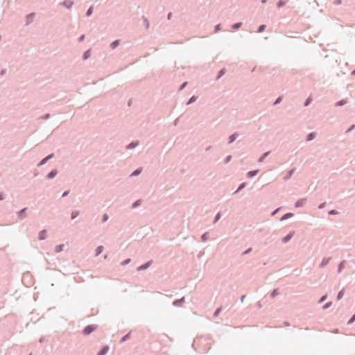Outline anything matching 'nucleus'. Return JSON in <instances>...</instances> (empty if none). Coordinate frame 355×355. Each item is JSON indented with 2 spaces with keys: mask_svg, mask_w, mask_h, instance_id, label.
<instances>
[{
  "mask_svg": "<svg viewBox=\"0 0 355 355\" xmlns=\"http://www.w3.org/2000/svg\"><path fill=\"white\" fill-rule=\"evenodd\" d=\"M98 328L97 324H88L82 331V333L85 336H88L94 332Z\"/></svg>",
  "mask_w": 355,
  "mask_h": 355,
  "instance_id": "obj_1",
  "label": "nucleus"
},
{
  "mask_svg": "<svg viewBox=\"0 0 355 355\" xmlns=\"http://www.w3.org/2000/svg\"><path fill=\"white\" fill-rule=\"evenodd\" d=\"M73 4L74 3L71 0H64V1L60 3V6L66 8L67 9H71Z\"/></svg>",
  "mask_w": 355,
  "mask_h": 355,
  "instance_id": "obj_2",
  "label": "nucleus"
},
{
  "mask_svg": "<svg viewBox=\"0 0 355 355\" xmlns=\"http://www.w3.org/2000/svg\"><path fill=\"white\" fill-rule=\"evenodd\" d=\"M152 263H153L152 260L148 261L146 262L145 263L141 264V266H139L137 268V271L145 270L148 269L151 266Z\"/></svg>",
  "mask_w": 355,
  "mask_h": 355,
  "instance_id": "obj_3",
  "label": "nucleus"
},
{
  "mask_svg": "<svg viewBox=\"0 0 355 355\" xmlns=\"http://www.w3.org/2000/svg\"><path fill=\"white\" fill-rule=\"evenodd\" d=\"M28 209V207H24L17 212V216L19 220H23L26 217V212Z\"/></svg>",
  "mask_w": 355,
  "mask_h": 355,
  "instance_id": "obj_4",
  "label": "nucleus"
},
{
  "mask_svg": "<svg viewBox=\"0 0 355 355\" xmlns=\"http://www.w3.org/2000/svg\"><path fill=\"white\" fill-rule=\"evenodd\" d=\"M296 168H293L290 170H288L286 173V174L283 177V180L284 181H287L288 180L291 179V178L292 177V175H293V173H295Z\"/></svg>",
  "mask_w": 355,
  "mask_h": 355,
  "instance_id": "obj_5",
  "label": "nucleus"
},
{
  "mask_svg": "<svg viewBox=\"0 0 355 355\" xmlns=\"http://www.w3.org/2000/svg\"><path fill=\"white\" fill-rule=\"evenodd\" d=\"M295 232H291L288 234H286L285 236H284L282 239V241L284 243H287L288 241H291V239L293 237Z\"/></svg>",
  "mask_w": 355,
  "mask_h": 355,
  "instance_id": "obj_6",
  "label": "nucleus"
},
{
  "mask_svg": "<svg viewBox=\"0 0 355 355\" xmlns=\"http://www.w3.org/2000/svg\"><path fill=\"white\" fill-rule=\"evenodd\" d=\"M139 141L138 140H135V141H131L130 144H128L125 146V148L127 150H132V149H134L135 148H136L137 146H139Z\"/></svg>",
  "mask_w": 355,
  "mask_h": 355,
  "instance_id": "obj_7",
  "label": "nucleus"
},
{
  "mask_svg": "<svg viewBox=\"0 0 355 355\" xmlns=\"http://www.w3.org/2000/svg\"><path fill=\"white\" fill-rule=\"evenodd\" d=\"M184 302H185V297H182L180 299H177V300H173L172 304L174 306H182V304Z\"/></svg>",
  "mask_w": 355,
  "mask_h": 355,
  "instance_id": "obj_8",
  "label": "nucleus"
},
{
  "mask_svg": "<svg viewBox=\"0 0 355 355\" xmlns=\"http://www.w3.org/2000/svg\"><path fill=\"white\" fill-rule=\"evenodd\" d=\"M110 349L108 345H103L102 348L98 352L97 355H105Z\"/></svg>",
  "mask_w": 355,
  "mask_h": 355,
  "instance_id": "obj_9",
  "label": "nucleus"
},
{
  "mask_svg": "<svg viewBox=\"0 0 355 355\" xmlns=\"http://www.w3.org/2000/svg\"><path fill=\"white\" fill-rule=\"evenodd\" d=\"M58 173L57 169H53L46 175V178L49 180L53 179L57 175Z\"/></svg>",
  "mask_w": 355,
  "mask_h": 355,
  "instance_id": "obj_10",
  "label": "nucleus"
},
{
  "mask_svg": "<svg viewBox=\"0 0 355 355\" xmlns=\"http://www.w3.org/2000/svg\"><path fill=\"white\" fill-rule=\"evenodd\" d=\"M306 199L305 198H300L299 200H297L296 201V202L295 203V207L296 208H299V207H302L304 205L305 202H306Z\"/></svg>",
  "mask_w": 355,
  "mask_h": 355,
  "instance_id": "obj_11",
  "label": "nucleus"
},
{
  "mask_svg": "<svg viewBox=\"0 0 355 355\" xmlns=\"http://www.w3.org/2000/svg\"><path fill=\"white\" fill-rule=\"evenodd\" d=\"M239 135L238 132H234L230 135L228 137V144L233 143L238 138Z\"/></svg>",
  "mask_w": 355,
  "mask_h": 355,
  "instance_id": "obj_12",
  "label": "nucleus"
},
{
  "mask_svg": "<svg viewBox=\"0 0 355 355\" xmlns=\"http://www.w3.org/2000/svg\"><path fill=\"white\" fill-rule=\"evenodd\" d=\"M46 230H41L39 232L38 239L40 241H43L44 239H46Z\"/></svg>",
  "mask_w": 355,
  "mask_h": 355,
  "instance_id": "obj_13",
  "label": "nucleus"
},
{
  "mask_svg": "<svg viewBox=\"0 0 355 355\" xmlns=\"http://www.w3.org/2000/svg\"><path fill=\"white\" fill-rule=\"evenodd\" d=\"M259 172V169H256V170H252V171H250L247 173V177L249 178H254L255 175H257L258 174V173Z\"/></svg>",
  "mask_w": 355,
  "mask_h": 355,
  "instance_id": "obj_14",
  "label": "nucleus"
},
{
  "mask_svg": "<svg viewBox=\"0 0 355 355\" xmlns=\"http://www.w3.org/2000/svg\"><path fill=\"white\" fill-rule=\"evenodd\" d=\"M34 16H35L34 12L29 13L26 15V25H28L29 24H31L33 21Z\"/></svg>",
  "mask_w": 355,
  "mask_h": 355,
  "instance_id": "obj_15",
  "label": "nucleus"
},
{
  "mask_svg": "<svg viewBox=\"0 0 355 355\" xmlns=\"http://www.w3.org/2000/svg\"><path fill=\"white\" fill-rule=\"evenodd\" d=\"M316 137V132H311L306 135V141H311Z\"/></svg>",
  "mask_w": 355,
  "mask_h": 355,
  "instance_id": "obj_16",
  "label": "nucleus"
},
{
  "mask_svg": "<svg viewBox=\"0 0 355 355\" xmlns=\"http://www.w3.org/2000/svg\"><path fill=\"white\" fill-rule=\"evenodd\" d=\"M142 170H143V168L142 167H139L137 168V169H135L130 175V177H135V176H138L139 175H140L142 172Z\"/></svg>",
  "mask_w": 355,
  "mask_h": 355,
  "instance_id": "obj_17",
  "label": "nucleus"
},
{
  "mask_svg": "<svg viewBox=\"0 0 355 355\" xmlns=\"http://www.w3.org/2000/svg\"><path fill=\"white\" fill-rule=\"evenodd\" d=\"M331 258H323L321 263H320V268H324L330 261Z\"/></svg>",
  "mask_w": 355,
  "mask_h": 355,
  "instance_id": "obj_18",
  "label": "nucleus"
},
{
  "mask_svg": "<svg viewBox=\"0 0 355 355\" xmlns=\"http://www.w3.org/2000/svg\"><path fill=\"white\" fill-rule=\"evenodd\" d=\"M270 154V151H267L263 153L258 159V162L261 163L263 160Z\"/></svg>",
  "mask_w": 355,
  "mask_h": 355,
  "instance_id": "obj_19",
  "label": "nucleus"
},
{
  "mask_svg": "<svg viewBox=\"0 0 355 355\" xmlns=\"http://www.w3.org/2000/svg\"><path fill=\"white\" fill-rule=\"evenodd\" d=\"M225 73H226V69L225 68L220 69L217 73L216 80H219L223 76L225 75Z\"/></svg>",
  "mask_w": 355,
  "mask_h": 355,
  "instance_id": "obj_20",
  "label": "nucleus"
},
{
  "mask_svg": "<svg viewBox=\"0 0 355 355\" xmlns=\"http://www.w3.org/2000/svg\"><path fill=\"white\" fill-rule=\"evenodd\" d=\"M293 216V214L291 213V212H288V213H286L284 214L280 218V220L281 221H284V220H286L290 218H291L292 216Z\"/></svg>",
  "mask_w": 355,
  "mask_h": 355,
  "instance_id": "obj_21",
  "label": "nucleus"
},
{
  "mask_svg": "<svg viewBox=\"0 0 355 355\" xmlns=\"http://www.w3.org/2000/svg\"><path fill=\"white\" fill-rule=\"evenodd\" d=\"M345 264H346V261H342L341 262L339 263V264L338 265V273H340L342 272V270H343V268L345 266Z\"/></svg>",
  "mask_w": 355,
  "mask_h": 355,
  "instance_id": "obj_22",
  "label": "nucleus"
},
{
  "mask_svg": "<svg viewBox=\"0 0 355 355\" xmlns=\"http://www.w3.org/2000/svg\"><path fill=\"white\" fill-rule=\"evenodd\" d=\"M120 40H116L114 41H113L111 44H110V47L112 49H115L116 47H118L120 44Z\"/></svg>",
  "mask_w": 355,
  "mask_h": 355,
  "instance_id": "obj_23",
  "label": "nucleus"
},
{
  "mask_svg": "<svg viewBox=\"0 0 355 355\" xmlns=\"http://www.w3.org/2000/svg\"><path fill=\"white\" fill-rule=\"evenodd\" d=\"M91 56V50L88 49L83 53V59L84 60H87Z\"/></svg>",
  "mask_w": 355,
  "mask_h": 355,
  "instance_id": "obj_24",
  "label": "nucleus"
},
{
  "mask_svg": "<svg viewBox=\"0 0 355 355\" xmlns=\"http://www.w3.org/2000/svg\"><path fill=\"white\" fill-rule=\"evenodd\" d=\"M64 244H59L55 246V252L57 253L61 252L64 250Z\"/></svg>",
  "mask_w": 355,
  "mask_h": 355,
  "instance_id": "obj_25",
  "label": "nucleus"
},
{
  "mask_svg": "<svg viewBox=\"0 0 355 355\" xmlns=\"http://www.w3.org/2000/svg\"><path fill=\"white\" fill-rule=\"evenodd\" d=\"M130 334H131V332H129L127 334H125V336H123L121 340H120V343H125L128 340H129L130 338Z\"/></svg>",
  "mask_w": 355,
  "mask_h": 355,
  "instance_id": "obj_26",
  "label": "nucleus"
},
{
  "mask_svg": "<svg viewBox=\"0 0 355 355\" xmlns=\"http://www.w3.org/2000/svg\"><path fill=\"white\" fill-rule=\"evenodd\" d=\"M141 200H137L132 204L131 208L136 209L137 207H139L141 205Z\"/></svg>",
  "mask_w": 355,
  "mask_h": 355,
  "instance_id": "obj_27",
  "label": "nucleus"
},
{
  "mask_svg": "<svg viewBox=\"0 0 355 355\" xmlns=\"http://www.w3.org/2000/svg\"><path fill=\"white\" fill-rule=\"evenodd\" d=\"M246 186V182H242L239 184V186L238 187L237 189L235 191L234 193H238L239 192H240L241 190H243Z\"/></svg>",
  "mask_w": 355,
  "mask_h": 355,
  "instance_id": "obj_28",
  "label": "nucleus"
},
{
  "mask_svg": "<svg viewBox=\"0 0 355 355\" xmlns=\"http://www.w3.org/2000/svg\"><path fill=\"white\" fill-rule=\"evenodd\" d=\"M103 245H98L96 248V256H98L100 255L103 251Z\"/></svg>",
  "mask_w": 355,
  "mask_h": 355,
  "instance_id": "obj_29",
  "label": "nucleus"
},
{
  "mask_svg": "<svg viewBox=\"0 0 355 355\" xmlns=\"http://www.w3.org/2000/svg\"><path fill=\"white\" fill-rule=\"evenodd\" d=\"M198 97L195 95H193L189 99V101H187V105H191L192 103H193L194 102H196V101L197 100Z\"/></svg>",
  "mask_w": 355,
  "mask_h": 355,
  "instance_id": "obj_30",
  "label": "nucleus"
},
{
  "mask_svg": "<svg viewBox=\"0 0 355 355\" xmlns=\"http://www.w3.org/2000/svg\"><path fill=\"white\" fill-rule=\"evenodd\" d=\"M79 214H80L79 211H73L71 214V219L74 220L79 216Z\"/></svg>",
  "mask_w": 355,
  "mask_h": 355,
  "instance_id": "obj_31",
  "label": "nucleus"
},
{
  "mask_svg": "<svg viewBox=\"0 0 355 355\" xmlns=\"http://www.w3.org/2000/svg\"><path fill=\"white\" fill-rule=\"evenodd\" d=\"M49 161V159L47 158V157H44L43 159H41V161L37 164V166L40 167L42 165H44L47 162Z\"/></svg>",
  "mask_w": 355,
  "mask_h": 355,
  "instance_id": "obj_32",
  "label": "nucleus"
},
{
  "mask_svg": "<svg viewBox=\"0 0 355 355\" xmlns=\"http://www.w3.org/2000/svg\"><path fill=\"white\" fill-rule=\"evenodd\" d=\"M344 293H345V291H344V288L341 289L338 295H337V300H340L343 297V295H344Z\"/></svg>",
  "mask_w": 355,
  "mask_h": 355,
  "instance_id": "obj_33",
  "label": "nucleus"
},
{
  "mask_svg": "<svg viewBox=\"0 0 355 355\" xmlns=\"http://www.w3.org/2000/svg\"><path fill=\"white\" fill-rule=\"evenodd\" d=\"M279 294V289L278 288H275L270 293V297L272 298H274L276 296H277Z\"/></svg>",
  "mask_w": 355,
  "mask_h": 355,
  "instance_id": "obj_34",
  "label": "nucleus"
},
{
  "mask_svg": "<svg viewBox=\"0 0 355 355\" xmlns=\"http://www.w3.org/2000/svg\"><path fill=\"white\" fill-rule=\"evenodd\" d=\"M287 1H284V0H279L277 3V7L278 8H282L283 6H284L286 3Z\"/></svg>",
  "mask_w": 355,
  "mask_h": 355,
  "instance_id": "obj_35",
  "label": "nucleus"
},
{
  "mask_svg": "<svg viewBox=\"0 0 355 355\" xmlns=\"http://www.w3.org/2000/svg\"><path fill=\"white\" fill-rule=\"evenodd\" d=\"M242 26V22H236L232 25V28L234 30L240 28Z\"/></svg>",
  "mask_w": 355,
  "mask_h": 355,
  "instance_id": "obj_36",
  "label": "nucleus"
},
{
  "mask_svg": "<svg viewBox=\"0 0 355 355\" xmlns=\"http://www.w3.org/2000/svg\"><path fill=\"white\" fill-rule=\"evenodd\" d=\"M93 12H94V7H93V6H91L87 9V12H86V16H87V17H90V16L92 15Z\"/></svg>",
  "mask_w": 355,
  "mask_h": 355,
  "instance_id": "obj_37",
  "label": "nucleus"
},
{
  "mask_svg": "<svg viewBox=\"0 0 355 355\" xmlns=\"http://www.w3.org/2000/svg\"><path fill=\"white\" fill-rule=\"evenodd\" d=\"M346 103L347 102L345 100H343V99L340 100L335 103V106H336V107L343 106L344 105L346 104Z\"/></svg>",
  "mask_w": 355,
  "mask_h": 355,
  "instance_id": "obj_38",
  "label": "nucleus"
},
{
  "mask_svg": "<svg viewBox=\"0 0 355 355\" xmlns=\"http://www.w3.org/2000/svg\"><path fill=\"white\" fill-rule=\"evenodd\" d=\"M222 311V307H218L217 308L215 311L214 312V314H213V316L216 318L219 315V314L221 313Z\"/></svg>",
  "mask_w": 355,
  "mask_h": 355,
  "instance_id": "obj_39",
  "label": "nucleus"
},
{
  "mask_svg": "<svg viewBox=\"0 0 355 355\" xmlns=\"http://www.w3.org/2000/svg\"><path fill=\"white\" fill-rule=\"evenodd\" d=\"M209 239V233L205 232L201 236V240L204 242L207 241Z\"/></svg>",
  "mask_w": 355,
  "mask_h": 355,
  "instance_id": "obj_40",
  "label": "nucleus"
},
{
  "mask_svg": "<svg viewBox=\"0 0 355 355\" xmlns=\"http://www.w3.org/2000/svg\"><path fill=\"white\" fill-rule=\"evenodd\" d=\"M266 25L265 24H261L260 26H258V28H257V33H262L264 31V30L266 29Z\"/></svg>",
  "mask_w": 355,
  "mask_h": 355,
  "instance_id": "obj_41",
  "label": "nucleus"
},
{
  "mask_svg": "<svg viewBox=\"0 0 355 355\" xmlns=\"http://www.w3.org/2000/svg\"><path fill=\"white\" fill-rule=\"evenodd\" d=\"M220 218H221V214L220 212H218L214 217V223H217L220 219Z\"/></svg>",
  "mask_w": 355,
  "mask_h": 355,
  "instance_id": "obj_42",
  "label": "nucleus"
},
{
  "mask_svg": "<svg viewBox=\"0 0 355 355\" xmlns=\"http://www.w3.org/2000/svg\"><path fill=\"white\" fill-rule=\"evenodd\" d=\"M338 214H339V212L336 209H331L328 211V214L331 215V216H336V215H338Z\"/></svg>",
  "mask_w": 355,
  "mask_h": 355,
  "instance_id": "obj_43",
  "label": "nucleus"
},
{
  "mask_svg": "<svg viewBox=\"0 0 355 355\" xmlns=\"http://www.w3.org/2000/svg\"><path fill=\"white\" fill-rule=\"evenodd\" d=\"M332 304V302H328L327 303H325L323 306H322V309L324 310H326L327 309H329Z\"/></svg>",
  "mask_w": 355,
  "mask_h": 355,
  "instance_id": "obj_44",
  "label": "nucleus"
},
{
  "mask_svg": "<svg viewBox=\"0 0 355 355\" xmlns=\"http://www.w3.org/2000/svg\"><path fill=\"white\" fill-rule=\"evenodd\" d=\"M130 261H131V259H130V258L126 259H125V260H123V261L121 262V266H126L128 263H130Z\"/></svg>",
  "mask_w": 355,
  "mask_h": 355,
  "instance_id": "obj_45",
  "label": "nucleus"
},
{
  "mask_svg": "<svg viewBox=\"0 0 355 355\" xmlns=\"http://www.w3.org/2000/svg\"><path fill=\"white\" fill-rule=\"evenodd\" d=\"M109 219V216L107 214H104L102 216V222L103 223H105Z\"/></svg>",
  "mask_w": 355,
  "mask_h": 355,
  "instance_id": "obj_46",
  "label": "nucleus"
},
{
  "mask_svg": "<svg viewBox=\"0 0 355 355\" xmlns=\"http://www.w3.org/2000/svg\"><path fill=\"white\" fill-rule=\"evenodd\" d=\"M187 84H188V83H187V82H184V83H182L180 85L178 90H179V91H182V90H183V89L186 87V86L187 85Z\"/></svg>",
  "mask_w": 355,
  "mask_h": 355,
  "instance_id": "obj_47",
  "label": "nucleus"
},
{
  "mask_svg": "<svg viewBox=\"0 0 355 355\" xmlns=\"http://www.w3.org/2000/svg\"><path fill=\"white\" fill-rule=\"evenodd\" d=\"M355 321V313L352 316V318L347 321V324L348 325L352 324Z\"/></svg>",
  "mask_w": 355,
  "mask_h": 355,
  "instance_id": "obj_48",
  "label": "nucleus"
},
{
  "mask_svg": "<svg viewBox=\"0 0 355 355\" xmlns=\"http://www.w3.org/2000/svg\"><path fill=\"white\" fill-rule=\"evenodd\" d=\"M327 298V295H322L318 300V303L319 304H321L323 302H324L326 300V299Z\"/></svg>",
  "mask_w": 355,
  "mask_h": 355,
  "instance_id": "obj_49",
  "label": "nucleus"
},
{
  "mask_svg": "<svg viewBox=\"0 0 355 355\" xmlns=\"http://www.w3.org/2000/svg\"><path fill=\"white\" fill-rule=\"evenodd\" d=\"M282 96H279V97H277L276 98V100L275 101L273 105H276L282 102Z\"/></svg>",
  "mask_w": 355,
  "mask_h": 355,
  "instance_id": "obj_50",
  "label": "nucleus"
},
{
  "mask_svg": "<svg viewBox=\"0 0 355 355\" xmlns=\"http://www.w3.org/2000/svg\"><path fill=\"white\" fill-rule=\"evenodd\" d=\"M311 98L310 97H309V98H307L305 100V101H304V105L305 107H307L308 105H309V104L311 103Z\"/></svg>",
  "mask_w": 355,
  "mask_h": 355,
  "instance_id": "obj_51",
  "label": "nucleus"
},
{
  "mask_svg": "<svg viewBox=\"0 0 355 355\" xmlns=\"http://www.w3.org/2000/svg\"><path fill=\"white\" fill-rule=\"evenodd\" d=\"M143 19H144V21L145 24V26L148 29L149 28V21H148V19L145 17H143Z\"/></svg>",
  "mask_w": 355,
  "mask_h": 355,
  "instance_id": "obj_52",
  "label": "nucleus"
},
{
  "mask_svg": "<svg viewBox=\"0 0 355 355\" xmlns=\"http://www.w3.org/2000/svg\"><path fill=\"white\" fill-rule=\"evenodd\" d=\"M252 250V248H249L248 249H246L243 253H242V255H245V254H248L249 253H250Z\"/></svg>",
  "mask_w": 355,
  "mask_h": 355,
  "instance_id": "obj_53",
  "label": "nucleus"
},
{
  "mask_svg": "<svg viewBox=\"0 0 355 355\" xmlns=\"http://www.w3.org/2000/svg\"><path fill=\"white\" fill-rule=\"evenodd\" d=\"M51 116V114L49 113H46L45 114H44L42 116H41V119H44V120H46L48 119H49Z\"/></svg>",
  "mask_w": 355,
  "mask_h": 355,
  "instance_id": "obj_54",
  "label": "nucleus"
},
{
  "mask_svg": "<svg viewBox=\"0 0 355 355\" xmlns=\"http://www.w3.org/2000/svg\"><path fill=\"white\" fill-rule=\"evenodd\" d=\"M214 30H215V32H218L219 31L221 30V25L220 24L216 25L214 26Z\"/></svg>",
  "mask_w": 355,
  "mask_h": 355,
  "instance_id": "obj_55",
  "label": "nucleus"
},
{
  "mask_svg": "<svg viewBox=\"0 0 355 355\" xmlns=\"http://www.w3.org/2000/svg\"><path fill=\"white\" fill-rule=\"evenodd\" d=\"M355 128V125L354 124H352L351 125L349 128L346 130V132H349L351 131H352Z\"/></svg>",
  "mask_w": 355,
  "mask_h": 355,
  "instance_id": "obj_56",
  "label": "nucleus"
},
{
  "mask_svg": "<svg viewBox=\"0 0 355 355\" xmlns=\"http://www.w3.org/2000/svg\"><path fill=\"white\" fill-rule=\"evenodd\" d=\"M281 209V207H278L276 209H275L272 213H271V216H274L275 215H276L279 211Z\"/></svg>",
  "mask_w": 355,
  "mask_h": 355,
  "instance_id": "obj_57",
  "label": "nucleus"
},
{
  "mask_svg": "<svg viewBox=\"0 0 355 355\" xmlns=\"http://www.w3.org/2000/svg\"><path fill=\"white\" fill-rule=\"evenodd\" d=\"M232 159V155H228L225 159V163L227 164Z\"/></svg>",
  "mask_w": 355,
  "mask_h": 355,
  "instance_id": "obj_58",
  "label": "nucleus"
},
{
  "mask_svg": "<svg viewBox=\"0 0 355 355\" xmlns=\"http://www.w3.org/2000/svg\"><path fill=\"white\" fill-rule=\"evenodd\" d=\"M326 205H327L326 202H322V203H320V204L319 205V206H318V209H324V207L326 206Z\"/></svg>",
  "mask_w": 355,
  "mask_h": 355,
  "instance_id": "obj_59",
  "label": "nucleus"
},
{
  "mask_svg": "<svg viewBox=\"0 0 355 355\" xmlns=\"http://www.w3.org/2000/svg\"><path fill=\"white\" fill-rule=\"evenodd\" d=\"M85 38V35H81L78 37V42H83V41H84Z\"/></svg>",
  "mask_w": 355,
  "mask_h": 355,
  "instance_id": "obj_60",
  "label": "nucleus"
},
{
  "mask_svg": "<svg viewBox=\"0 0 355 355\" xmlns=\"http://www.w3.org/2000/svg\"><path fill=\"white\" fill-rule=\"evenodd\" d=\"M69 192H70V191H69V190L64 191V192L62 193V198H65V197H67V196L69 194Z\"/></svg>",
  "mask_w": 355,
  "mask_h": 355,
  "instance_id": "obj_61",
  "label": "nucleus"
},
{
  "mask_svg": "<svg viewBox=\"0 0 355 355\" xmlns=\"http://www.w3.org/2000/svg\"><path fill=\"white\" fill-rule=\"evenodd\" d=\"M342 1L341 0H334L333 3L336 6L341 4Z\"/></svg>",
  "mask_w": 355,
  "mask_h": 355,
  "instance_id": "obj_62",
  "label": "nucleus"
},
{
  "mask_svg": "<svg viewBox=\"0 0 355 355\" xmlns=\"http://www.w3.org/2000/svg\"><path fill=\"white\" fill-rule=\"evenodd\" d=\"M6 69H1V71H0V75H1V76H4V75L6 74Z\"/></svg>",
  "mask_w": 355,
  "mask_h": 355,
  "instance_id": "obj_63",
  "label": "nucleus"
},
{
  "mask_svg": "<svg viewBox=\"0 0 355 355\" xmlns=\"http://www.w3.org/2000/svg\"><path fill=\"white\" fill-rule=\"evenodd\" d=\"M205 254V252L200 251L198 254V258L200 259L201 257H202Z\"/></svg>",
  "mask_w": 355,
  "mask_h": 355,
  "instance_id": "obj_64",
  "label": "nucleus"
}]
</instances>
